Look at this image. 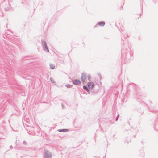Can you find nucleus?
<instances>
[{
    "label": "nucleus",
    "instance_id": "nucleus-6",
    "mask_svg": "<svg viewBox=\"0 0 158 158\" xmlns=\"http://www.w3.org/2000/svg\"><path fill=\"white\" fill-rule=\"evenodd\" d=\"M43 156L44 158H52V154L49 151L44 150Z\"/></svg>",
    "mask_w": 158,
    "mask_h": 158
},
{
    "label": "nucleus",
    "instance_id": "nucleus-32",
    "mask_svg": "<svg viewBox=\"0 0 158 158\" xmlns=\"http://www.w3.org/2000/svg\"><path fill=\"white\" fill-rule=\"evenodd\" d=\"M10 149H12L13 148V146L11 145L10 146Z\"/></svg>",
    "mask_w": 158,
    "mask_h": 158
},
{
    "label": "nucleus",
    "instance_id": "nucleus-36",
    "mask_svg": "<svg viewBox=\"0 0 158 158\" xmlns=\"http://www.w3.org/2000/svg\"><path fill=\"white\" fill-rule=\"evenodd\" d=\"M73 123H74V120H73Z\"/></svg>",
    "mask_w": 158,
    "mask_h": 158
},
{
    "label": "nucleus",
    "instance_id": "nucleus-26",
    "mask_svg": "<svg viewBox=\"0 0 158 158\" xmlns=\"http://www.w3.org/2000/svg\"><path fill=\"white\" fill-rule=\"evenodd\" d=\"M23 143L24 145H26L27 144V142L25 141H23Z\"/></svg>",
    "mask_w": 158,
    "mask_h": 158
},
{
    "label": "nucleus",
    "instance_id": "nucleus-7",
    "mask_svg": "<svg viewBox=\"0 0 158 158\" xmlns=\"http://www.w3.org/2000/svg\"><path fill=\"white\" fill-rule=\"evenodd\" d=\"M97 87H98V89H96V87L95 86L91 89L90 90V92L89 94L93 95L97 93L99 89V88L98 87V86H97Z\"/></svg>",
    "mask_w": 158,
    "mask_h": 158
},
{
    "label": "nucleus",
    "instance_id": "nucleus-14",
    "mask_svg": "<svg viewBox=\"0 0 158 158\" xmlns=\"http://www.w3.org/2000/svg\"><path fill=\"white\" fill-rule=\"evenodd\" d=\"M50 69H54L55 68L54 64H50Z\"/></svg>",
    "mask_w": 158,
    "mask_h": 158
},
{
    "label": "nucleus",
    "instance_id": "nucleus-37",
    "mask_svg": "<svg viewBox=\"0 0 158 158\" xmlns=\"http://www.w3.org/2000/svg\"><path fill=\"white\" fill-rule=\"evenodd\" d=\"M115 135H113V137H114V136Z\"/></svg>",
    "mask_w": 158,
    "mask_h": 158
},
{
    "label": "nucleus",
    "instance_id": "nucleus-40",
    "mask_svg": "<svg viewBox=\"0 0 158 158\" xmlns=\"http://www.w3.org/2000/svg\"><path fill=\"white\" fill-rule=\"evenodd\" d=\"M25 60H27V59H24Z\"/></svg>",
    "mask_w": 158,
    "mask_h": 158
},
{
    "label": "nucleus",
    "instance_id": "nucleus-41",
    "mask_svg": "<svg viewBox=\"0 0 158 158\" xmlns=\"http://www.w3.org/2000/svg\"><path fill=\"white\" fill-rule=\"evenodd\" d=\"M83 44H84V45H85V44L83 43Z\"/></svg>",
    "mask_w": 158,
    "mask_h": 158
},
{
    "label": "nucleus",
    "instance_id": "nucleus-18",
    "mask_svg": "<svg viewBox=\"0 0 158 158\" xmlns=\"http://www.w3.org/2000/svg\"><path fill=\"white\" fill-rule=\"evenodd\" d=\"M50 81H51V82L52 83H55V81L54 80H53V79L52 78H51L50 79Z\"/></svg>",
    "mask_w": 158,
    "mask_h": 158
},
{
    "label": "nucleus",
    "instance_id": "nucleus-8",
    "mask_svg": "<svg viewBox=\"0 0 158 158\" xmlns=\"http://www.w3.org/2000/svg\"><path fill=\"white\" fill-rule=\"evenodd\" d=\"M133 110L138 112L139 115H142L144 112L143 109L141 107L135 108L133 109Z\"/></svg>",
    "mask_w": 158,
    "mask_h": 158
},
{
    "label": "nucleus",
    "instance_id": "nucleus-4",
    "mask_svg": "<svg viewBox=\"0 0 158 158\" xmlns=\"http://www.w3.org/2000/svg\"><path fill=\"white\" fill-rule=\"evenodd\" d=\"M95 86L94 83L92 82H89L86 85L83 86V89L87 92L88 94H89L90 92V90Z\"/></svg>",
    "mask_w": 158,
    "mask_h": 158
},
{
    "label": "nucleus",
    "instance_id": "nucleus-17",
    "mask_svg": "<svg viewBox=\"0 0 158 158\" xmlns=\"http://www.w3.org/2000/svg\"><path fill=\"white\" fill-rule=\"evenodd\" d=\"M65 87L68 88H70L71 87V85L69 84H66L65 85Z\"/></svg>",
    "mask_w": 158,
    "mask_h": 158
},
{
    "label": "nucleus",
    "instance_id": "nucleus-13",
    "mask_svg": "<svg viewBox=\"0 0 158 158\" xmlns=\"http://www.w3.org/2000/svg\"><path fill=\"white\" fill-rule=\"evenodd\" d=\"M43 49L45 51H46L47 52H49V50L47 46V45L46 46H44L43 47Z\"/></svg>",
    "mask_w": 158,
    "mask_h": 158
},
{
    "label": "nucleus",
    "instance_id": "nucleus-35",
    "mask_svg": "<svg viewBox=\"0 0 158 158\" xmlns=\"http://www.w3.org/2000/svg\"><path fill=\"white\" fill-rule=\"evenodd\" d=\"M141 143H142V144H143V141H141Z\"/></svg>",
    "mask_w": 158,
    "mask_h": 158
},
{
    "label": "nucleus",
    "instance_id": "nucleus-15",
    "mask_svg": "<svg viewBox=\"0 0 158 158\" xmlns=\"http://www.w3.org/2000/svg\"><path fill=\"white\" fill-rule=\"evenodd\" d=\"M42 44L43 47L47 45L46 42L45 41L42 40Z\"/></svg>",
    "mask_w": 158,
    "mask_h": 158
},
{
    "label": "nucleus",
    "instance_id": "nucleus-33",
    "mask_svg": "<svg viewBox=\"0 0 158 158\" xmlns=\"http://www.w3.org/2000/svg\"><path fill=\"white\" fill-rule=\"evenodd\" d=\"M94 157L96 158H100L99 157V156H94Z\"/></svg>",
    "mask_w": 158,
    "mask_h": 158
},
{
    "label": "nucleus",
    "instance_id": "nucleus-9",
    "mask_svg": "<svg viewBox=\"0 0 158 158\" xmlns=\"http://www.w3.org/2000/svg\"><path fill=\"white\" fill-rule=\"evenodd\" d=\"M86 77V73L85 72H83L81 74V79L82 82H84L85 81Z\"/></svg>",
    "mask_w": 158,
    "mask_h": 158
},
{
    "label": "nucleus",
    "instance_id": "nucleus-5",
    "mask_svg": "<svg viewBox=\"0 0 158 158\" xmlns=\"http://www.w3.org/2000/svg\"><path fill=\"white\" fill-rule=\"evenodd\" d=\"M102 123L103 124H105L108 126H109L114 123V121H112V120L106 119H104L103 120Z\"/></svg>",
    "mask_w": 158,
    "mask_h": 158
},
{
    "label": "nucleus",
    "instance_id": "nucleus-25",
    "mask_svg": "<svg viewBox=\"0 0 158 158\" xmlns=\"http://www.w3.org/2000/svg\"><path fill=\"white\" fill-rule=\"evenodd\" d=\"M61 106H62V108L63 109H64L65 107L63 103H62L61 104Z\"/></svg>",
    "mask_w": 158,
    "mask_h": 158
},
{
    "label": "nucleus",
    "instance_id": "nucleus-29",
    "mask_svg": "<svg viewBox=\"0 0 158 158\" xmlns=\"http://www.w3.org/2000/svg\"><path fill=\"white\" fill-rule=\"evenodd\" d=\"M148 102H149V103L151 104H152V102L150 100H148Z\"/></svg>",
    "mask_w": 158,
    "mask_h": 158
},
{
    "label": "nucleus",
    "instance_id": "nucleus-21",
    "mask_svg": "<svg viewBox=\"0 0 158 158\" xmlns=\"http://www.w3.org/2000/svg\"><path fill=\"white\" fill-rule=\"evenodd\" d=\"M27 25V23H26L25 24H24L23 25V29H25V27Z\"/></svg>",
    "mask_w": 158,
    "mask_h": 158
},
{
    "label": "nucleus",
    "instance_id": "nucleus-20",
    "mask_svg": "<svg viewBox=\"0 0 158 158\" xmlns=\"http://www.w3.org/2000/svg\"><path fill=\"white\" fill-rule=\"evenodd\" d=\"M119 118V114H118L116 118L115 121H117L118 120Z\"/></svg>",
    "mask_w": 158,
    "mask_h": 158
},
{
    "label": "nucleus",
    "instance_id": "nucleus-11",
    "mask_svg": "<svg viewBox=\"0 0 158 158\" xmlns=\"http://www.w3.org/2000/svg\"><path fill=\"white\" fill-rule=\"evenodd\" d=\"M69 131V129L66 128H63V129H59L57 130V131L59 132H68Z\"/></svg>",
    "mask_w": 158,
    "mask_h": 158
},
{
    "label": "nucleus",
    "instance_id": "nucleus-39",
    "mask_svg": "<svg viewBox=\"0 0 158 158\" xmlns=\"http://www.w3.org/2000/svg\"><path fill=\"white\" fill-rule=\"evenodd\" d=\"M142 10H143V6H142Z\"/></svg>",
    "mask_w": 158,
    "mask_h": 158
},
{
    "label": "nucleus",
    "instance_id": "nucleus-22",
    "mask_svg": "<svg viewBox=\"0 0 158 158\" xmlns=\"http://www.w3.org/2000/svg\"><path fill=\"white\" fill-rule=\"evenodd\" d=\"M126 35H127V37L125 36L124 38H123V39L122 38V40H123V41H124V40H126L127 37V36H128L127 34Z\"/></svg>",
    "mask_w": 158,
    "mask_h": 158
},
{
    "label": "nucleus",
    "instance_id": "nucleus-30",
    "mask_svg": "<svg viewBox=\"0 0 158 158\" xmlns=\"http://www.w3.org/2000/svg\"><path fill=\"white\" fill-rule=\"evenodd\" d=\"M125 143H127V144H128V143H129V142L127 140H125Z\"/></svg>",
    "mask_w": 158,
    "mask_h": 158
},
{
    "label": "nucleus",
    "instance_id": "nucleus-23",
    "mask_svg": "<svg viewBox=\"0 0 158 158\" xmlns=\"http://www.w3.org/2000/svg\"><path fill=\"white\" fill-rule=\"evenodd\" d=\"M10 8L8 7H6L5 8V10L6 11H8L9 10Z\"/></svg>",
    "mask_w": 158,
    "mask_h": 158
},
{
    "label": "nucleus",
    "instance_id": "nucleus-16",
    "mask_svg": "<svg viewBox=\"0 0 158 158\" xmlns=\"http://www.w3.org/2000/svg\"><path fill=\"white\" fill-rule=\"evenodd\" d=\"M140 156L142 157H143L144 156V153L143 151H142L140 154Z\"/></svg>",
    "mask_w": 158,
    "mask_h": 158
},
{
    "label": "nucleus",
    "instance_id": "nucleus-1",
    "mask_svg": "<svg viewBox=\"0 0 158 158\" xmlns=\"http://www.w3.org/2000/svg\"><path fill=\"white\" fill-rule=\"evenodd\" d=\"M122 59L126 63L133 59V52L130 51L128 45L124 43H122Z\"/></svg>",
    "mask_w": 158,
    "mask_h": 158
},
{
    "label": "nucleus",
    "instance_id": "nucleus-3",
    "mask_svg": "<svg viewBox=\"0 0 158 158\" xmlns=\"http://www.w3.org/2000/svg\"><path fill=\"white\" fill-rule=\"evenodd\" d=\"M128 124L131 127L130 130H126V132L128 133L130 137H135L137 132L139 131L137 129L136 127L132 126V127L130 126V123L129 122Z\"/></svg>",
    "mask_w": 158,
    "mask_h": 158
},
{
    "label": "nucleus",
    "instance_id": "nucleus-34",
    "mask_svg": "<svg viewBox=\"0 0 158 158\" xmlns=\"http://www.w3.org/2000/svg\"><path fill=\"white\" fill-rule=\"evenodd\" d=\"M97 27V25L96 24L94 27V28H95Z\"/></svg>",
    "mask_w": 158,
    "mask_h": 158
},
{
    "label": "nucleus",
    "instance_id": "nucleus-27",
    "mask_svg": "<svg viewBox=\"0 0 158 158\" xmlns=\"http://www.w3.org/2000/svg\"><path fill=\"white\" fill-rule=\"evenodd\" d=\"M21 95H22L23 96H25V94L24 92H22V93L21 94Z\"/></svg>",
    "mask_w": 158,
    "mask_h": 158
},
{
    "label": "nucleus",
    "instance_id": "nucleus-19",
    "mask_svg": "<svg viewBox=\"0 0 158 158\" xmlns=\"http://www.w3.org/2000/svg\"><path fill=\"white\" fill-rule=\"evenodd\" d=\"M88 80L90 81V79L91 78V76L90 74H88Z\"/></svg>",
    "mask_w": 158,
    "mask_h": 158
},
{
    "label": "nucleus",
    "instance_id": "nucleus-38",
    "mask_svg": "<svg viewBox=\"0 0 158 158\" xmlns=\"http://www.w3.org/2000/svg\"><path fill=\"white\" fill-rule=\"evenodd\" d=\"M106 157V156L103 157V158H105Z\"/></svg>",
    "mask_w": 158,
    "mask_h": 158
},
{
    "label": "nucleus",
    "instance_id": "nucleus-28",
    "mask_svg": "<svg viewBox=\"0 0 158 158\" xmlns=\"http://www.w3.org/2000/svg\"><path fill=\"white\" fill-rule=\"evenodd\" d=\"M31 56H25V57H24V58H31Z\"/></svg>",
    "mask_w": 158,
    "mask_h": 158
},
{
    "label": "nucleus",
    "instance_id": "nucleus-24",
    "mask_svg": "<svg viewBox=\"0 0 158 158\" xmlns=\"http://www.w3.org/2000/svg\"><path fill=\"white\" fill-rule=\"evenodd\" d=\"M98 75L100 77V79H101V74L100 73H98Z\"/></svg>",
    "mask_w": 158,
    "mask_h": 158
},
{
    "label": "nucleus",
    "instance_id": "nucleus-10",
    "mask_svg": "<svg viewBox=\"0 0 158 158\" xmlns=\"http://www.w3.org/2000/svg\"><path fill=\"white\" fill-rule=\"evenodd\" d=\"M73 84L76 85H79L81 84V81L78 79H75L73 81Z\"/></svg>",
    "mask_w": 158,
    "mask_h": 158
},
{
    "label": "nucleus",
    "instance_id": "nucleus-31",
    "mask_svg": "<svg viewBox=\"0 0 158 158\" xmlns=\"http://www.w3.org/2000/svg\"><path fill=\"white\" fill-rule=\"evenodd\" d=\"M121 100L122 102H124V98H122L121 99Z\"/></svg>",
    "mask_w": 158,
    "mask_h": 158
},
{
    "label": "nucleus",
    "instance_id": "nucleus-2",
    "mask_svg": "<svg viewBox=\"0 0 158 158\" xmlns=\"http://www.w3.org/2000/svg\"><path fill=\"white\" fill-rule=\"evenodd\" d=\"M131 89L134 91V95L136 98L137 101L139 102H142L145 96L142 95L140 92L139 87L135 84L134 83L129 84L127 87V91H130Z\"/></svg>",
    "mask_w": 158,
    "mask_h": 158
},
{
    "label": "nucleus",
    "instance_id": "nucleus-12",
    "mask_svg": "<svg viewBox=\"0 0 158 158\" xmlns=\"http://www.w3.org/2000/svg\"><path fill=\"white\" fill-rule=\"evenodd\" d=\"M105 23L103 21L99 22L97 23V25L101 27H103L105 25Z\"/></svg>",
    "mask_w": 158,
    "mask_h": 158
}]
</instances>
